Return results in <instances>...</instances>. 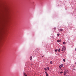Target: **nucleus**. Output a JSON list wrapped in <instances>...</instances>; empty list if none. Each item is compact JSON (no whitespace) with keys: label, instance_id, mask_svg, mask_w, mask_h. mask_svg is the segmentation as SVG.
Segmentation results:
<instances>
[{"label":"nucleus","instance_id":"1","mask_svg":"<svg viewBox=\"0 0 76 76\" xmlns=\"http://www.w3.org/2000/svg\"><path fill=\"white\" fill-rule=\"evenodd\" d=\"M68 72V71L67 70H65L64 71V75H65L66 74V73Z\"/></svg>","mask_w":76,"mask_h":76},{"label":"nucleus","instance_id":"2","mask_svg":"<svg viewBox=\"0 0 76 76\" xmlns=\"http://www.w3.org/2000/svg\"><path fill=\"white\" fill-rule=\"evenodd\" d=\"M65 50H66V48L65 47V46H63L62 49L61 51H64Z\"/></svg>","mask_w":76,"mask_h":76},{"label":"nucleus","instance_id":"3","mask_svg":"<svg viewBox=\"0 0 76 76\" xmlns=\"http://www.w3.org/2000/svg\"><path fill=\"white\" fill-rule=\"evenodd\" d=\"M62 66H63V65H61L59 67V68H60V69H61V67H62Z\"/></svg>","mask_w":76,"mask_h":76},{"label":"nucleus","instance_id":"4","mask_svg":"<svg viewBox=\"0 0 76 76\" xmlns=\"http://www.w3.org/2000/svg\"><path fill=\"white\" fill-rule=\"evenodd\" d=\"M58 30L61 31H61H63V29H59Z\"/></svg>","mask_w":76,"mask_h":76},{"label":"nucleus","instance_id":"5","mask_svg":"<svg viewBox=\"0 0 76 76\" xmlns=\"http://www.w3.org/2000/svg\"><path fill=\"white\" fill-rule=\"evenodd\" d=\"M45 73L46 74V76H48V73L47 72H45Z\"/></svg>","mask_w":76,"mask_h":76},{"label":"nucleus","instance_id":"6","mask_svg":"<svg viewBox=\"0 0 76 76\" xmlns=\"http://www.w3.org/2000/svg\"><path fill=\"white\" fill-rule=\"evenodd\" d=\"M23 76H27V75H26V73H25L24 72L23 74Z\"/></svg>","mask_w":76,"mask_h":76},{"label":"nucleus","instance_id":"7","mask_svg":"<svg viewBox=\"0 0 76 76\" xmlns=\"http://www.w3.org/2000/svg\"><path fill=\"white\" fill-rule=\"evenodd\" d=\"M61 41L60 40H58L57 41V42H60Z\"/></svg>","mask_w":76,"mask_h":76},{"label":"nucleus","instance_id":"8","mask_svg":"<svg viewBox=\"0 0 76 76\" xmlns=\"http://www.w3.org/2000/svg\"><path fill=\"white\" fill-rule=\"evenodd\" d=\"M10 10H8V13H9V12H10Z\"/></svg>","mask_w":76,"mask_h":76},{"label":"nucleus","instance_id":"9","mask_svg":"<svg viewBox=\"0 0 76 76\" xmlns=\"http://www.w3.org/2000/svg\"><path fill=\"white\" fill-rule=\"evenodd\" d=\"M32 59V57L31 56V57L30 58V60H31Z\"/></svg>","mask_w":76,"mask_h":76},{"label":"nucleus","instance_id":"10","mask_svg":"<svg viewBox=\"0 0 76 76\" xmlns=\"http://www.w3.org/2000/svg\"><path fill=\"white\" fill-rule=\"evenodd\" d=\"M57 51H58V50H57V49H56V50H55V52H57Z\"/></svg>","mask_w":76,"mask_h":76},{"label":"nucleus","instance_id":"11","mask_svg":"<svg viewBox=\"0 0 76 76\" xmlns=\"http://www.w3.org/2000/svg\"><path fill=\"white\" fill-rule=\"evenodd\" d=\"M63 61H64V62H66V60H65V59H64Z\"/></svg>","mask_w":76,"mask_h":76},{"label":"nucleus","instance_id":"12","mask_svg":"<svg viewBox=\"0 0 76 76\" xmlns=\"http://www.w3.org/2000/svg\"><path fill=\"white\" fill-rule=\"evenodd\" d=\"M58 52H60V49H59L58 50Z\"/></svg>","mask_w":76,"mask_h":76},{"label":"nucleus","instance_id":"13","mask_svg":"<svg viewBox=\"0 0 76 76\" xmlns=\"http://www.w3.org/2000/svg\"><path fill=\"white\" fill-rule=\"evenodd\" d=\"M47 69H48V70H49V67H47Z\"/></svg>","mask_w":76,"mask_h":76},{"label":"nucleus","instance_id":"14","mask_svg":"<svg viewBox=\"0 0 76 76\" xmlns=\"http://www.w3.org/2000/svg\"><path fill=\"white\" fill-rule=\"evenodd\" d=\"M63 44H66V42H63Z\"/></svg>","mask_w":76,"mask_h":76},{"label":"nucleus","instance_id":"15","mask_svg":"<svg viewBox=\"0 0 76 76\" xmlns=\"http://www.w3.org/2000/svg\"><path fill=\"white\" fill-rule=\"evenodd\" d=\"M56 28H54V30H56Z\"/></svg>","mask_w":76,"mask_h":76},{"label":"nucleus","instance_id":"16","mask_svg":"<svg viewBox=\"0 0 76 76\" xmlns=\"http://www.w3.org/2000/svg\"><path fill=\"white\" fill-rule=\"evenodd\" d=\"M50 63L51 64H52V63H53V62H52V61H50Z\"/></svg>","mask_w":76,"mask_h":76},{"label":"nucleus","instance_id":"17","mask_svg":"<svg viewBox=\"0 0 76 76\" xmlns=\"http://www.w3.org/2000/svg\"><path fill=\"white\" fill-rule=\"evenodd\" d=\"M57 35L58 36H59V35H60V34H57Z\"/></svg>","mask_w":76,"mask_h":76},{"label":"nucleus","instance_id":"18","mask_svg":"<svg viewBox=\"0 0 76 76\" xmlns=\"http://www.w3.org/2000/svg\"><path fill=\"white\" fill-rule=\"evenodd\" d=\"M60 73H61H61H63V72H60Z\"/></svg>","mask_w":76,"mask_h":76},{"label":"nucleus","instance_id":"19","mask_svg":"<svg viewBox=\"0 0 76 76\" xmlns=\"http://www.w3.org/2000/svg\"><path fill=\"white\" fill-rule=\"evenodd\" d=\"M44 69L45 70H47V69L45 68H44Z\"/></svg>","mask_w":76,"mask_h":76},{"label":"nucleus","instance_id":"20","mask_svg":"<svg viewBox=\"0 0 76 76\" xmlns=\"http://www.w3.org/2000/svg\"><path fill=\"white\" fill-rule=\"evenodd\" d=\"M75 64H76V62L75 63Z\"/></svg>","mask_w":76,"mask_h":76},{"label":"nucleus","instance_id":"21","mask_svg":"<svg viewBox=\"0 0 76 76\" xmlns=\"http://www.w3.org/2000/svg\"><path fill=\"white\" fill-rule=\"evenodd\" d=\"M75 51H76V48H75Z\"/></svg>","mask_w":76,"mask_h":76},{"label":"nucleus","instance_id":"22","mask_svg":"<svg viewBox=\"0 0 76 76\" xmlns=\"http://www.w3.org/2000/svg\"><path fill=\"white\" fill-rule=\"evenodd\" d=\"M42 57H44V56H42Z\"/></svg>","mask_w":76,"mask_h":76},{"label":"nucleus","instance_id":"23","mask_svg":"<svg viewBox=\"0 0 76 76\" xmlns=\"http://www.w3.org/2000/svg\"><path fill=\"white\" fill-rule=\"evenodd\" d=\"M66 76H69L66 75Z\"/></svg>","mask_w":76,"mask_h":76}]
</instances>
